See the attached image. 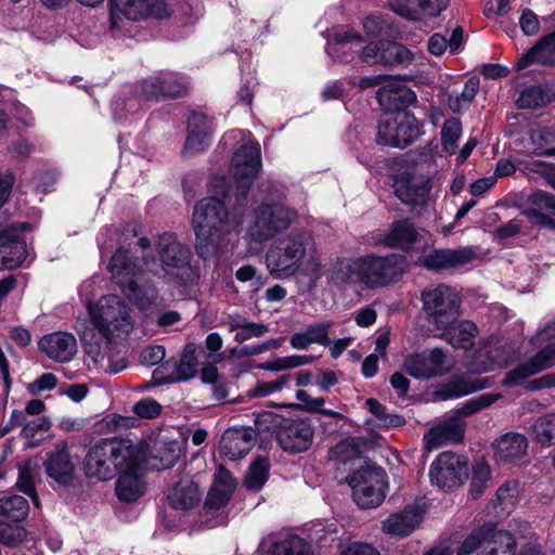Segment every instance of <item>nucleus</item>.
I'll list each match as a JSON object with an SVG mask.
<instances>
[{"label":"nucleus","mask_w":555,"mask_h":555,"mask_svg":"<svg viewBox=\"0 0 555 555\" xmlns=\"http://www.w3.org/2000/svg\"><path fill=\"white\" fill-rule=\"evenodd\" d=\"M495 457L500 461L511 462L526 454L527 438L517 433H507L495 442Z\"/></svg>","instance_id":"obj_35"},{"label":"nucleus","mask_w":555,"mask_h":555,"mask_svg":"<svg viewBox=\"0 0 555 555\" xmlns=\"http://www.w3.org/2000/svg\"><path fill=\"white\" fill-rule=\"evenodd\" d=\"M271 424L276 427V438L281 448L291 453L308 450L313 441L314 430L311 424L301 418H285L272 412H263L256 421L259 431L270 430Z\"/></svg>","instance_id":"obj_7"},{"label":"nucleus","mask_w":555,"mask_h":555,"mask_svg":"<svg viewBox=\"0 0 555 555\" xmlns=\"http://www.w3.org/2000/svg\"><path fill=\"white\" fill-rule=\"evenodd\" d=\"M417 237L414 224L409 219H403L393 222L388 231L377 234L374 240L376 244L388 248L409 250Z\"/></svg>","instance_id":"obj_27"},{"label":"nucleus","mask_w":555,"mask_h":555,"mask_svg":"<svg viewBox=\"0 0 555 555\" xmlns=\"http://www.w3.org/2000/svg\"><path fill=\"white\" fill-rule=\"evenodd\" d=\"M297 211L283 203L261 204L254 210L248 235L254 242H267L287 230L297 219Z\"/></svg>","instance_id":"obj_9"},{"label":"nucleus","mask_w":555,"mask_h":555,"mask_svg":"<svg viewBox=\"0 0 555 555\" xmlns=\"http://www.w3.org/2000/svg\"><path fill=\"white\" fill-rule=\"evenodd\" d=\"M408 268L406 257L401 254L362 256L347 264L345 281L358 283L371 289L385 287L397 283Z\"/></svg>","instance_id":"obj_4"},{"label":"nucleus","mask_w":555,"mask_h":555,"mask_svg":"<svg viewBox=\"0 0 555 555\" xmlns=\"http://www.w3.org/2000/svg\"><path fill=\"white\" fill-rule=\"evenodd\" d=\"M162 73L141 80L134 88L124 89L113 101L114 119L121 120L127 113L139 111L145 101L162 100Z\"/></svg>","instance_id":"obj_13"},{"label":"nucleus","mask_w":555,"mask_h":555,"mask_svg":"<svg viewBox=\"0 0 555 555\" xmlns=\"http://www.w3.org/2000/svg\"><path fill=\"white\" fill-rule=\"evenodd\" d=\"M296 398L298 401H300V405H297L298 408H301L302 410L307 412H315L320 413L324 416H330L334 418L341 420L344 415L339 412H335L333 410L323 409V405L325 403L324 398H312L306 390H297Z\"/></svg>","instance_id":"obj_52"},{"label":"nucleus","mask_w":555,"mask_h":555,"mask_svg":"<svg viewBox=\"0 0 555 555\" xmlns=\"http://www.w3.org/2000/svg\"><path fill=\"white\" fill-rule=\"evenodd\" d=\"M365 404L383 427H400L405 424V420L401 415L388 413L386 406L374 398L367 399Z\"/></svg>","instance_id":"obj_51"},{"label":"nucleus","mask_w":555,"mask_h":555,"mask_svg":"<svg viewBox=\"0 0 555 555\" xmlns=\"http://www.w3.org/2000/svg\"><path fill=\"white\" fill-rule=\"evenodd\" d=\"M311 361L312 357L310 356H288L267 361L261 367L268 371L280 372L308 364Z\"/></svg>","instance_id":"obj_54"},{"label":"nucleus","mask_w":555,"mask_h":555,"mask_svg":"<svg viewBox=\"0 0 555 555\" xmlns=\"http://www.w3.org/2000/svg\"><path fill=\"white\" fill-rule=\"evenodd\" d=\"M533 440L541 447H550L555 443V413L540 416L532 424Z\"/></svg>","instance_id":"obj_44"},{"label":"nucleus","mask_w":555,"mask_h":555,"mask_svg":"<svg viewBox=\"0 0 555 555\" xmlns=\"http://www.w3.org/2000/svg\"><path fill=\"white\" fill-rule=\"evenodd\" d=\"M235 480L224 466L219 465L215 474L212 486L208 492L205 505L209 508L219 509L230 501L234 490Z\"/></svg>","instance_id":"obj_32"},{"label":"nucleus","mask_w":555,"mask_h":555,"mask_svg":"<svg viewBox=\"0 0 555 555\" xmlns=\"http://www.w3.org/2000/svg\"><path fill=\"white\" fill-rule=\"evenodd\" d=\"M491 478V469L486 463H477L473 468V476L470 481V492L474 498L480 495L487 482Z\"/></svg>","instance_id":"obj_58"},{"label":"nucleus","mask_w":555,"mask_h":555,"mask_svg":"<svg viewBox=\"0 0 555 555\" xmlns=\"http://www.w3.org/2000/svg\"><path fill=\"white\" fill-rule=\"evenodd\" d=\"M442 337L453 347L469 349L479 333L477 325L469 320L454 321L448 328H439Z\"/></svg>","instance_id":"obj_34"},{"label":"nucleus","mask_w":555,"mask_h":555,"mask_svg":"<svg viewBox=\"0 0 555 555\" xmlns=\"http://www.w3.org/2000/svg\"><path fill=\"white\" fill-rule=\"evenodd\" d=\"M465 434V423L456 416L451 417L424 435V444L427 451H433L448 443L461 442Z\"/></svg>","instance_id":"obj_26"},{"label":"nucleus","mask_w":555,"mask_h":555,"mask_svg":"<svg viewBox=\"0 0 555 555\" xmlns=\"http://www.w3.org/2000/svg\"><path fill=\"white\" fill-rule=\"evenodd\" d=\"M387 476L382 468L367 467L353 473L348 479L352 499L361 508L379 506L386 498Z\"/></svg>","instance_id":"obj_12"},{"label":"nucleus","mask_w":555,"mask_h":555,"mask_svg":"<svg viewBox=\"0 0 555 555\" xmlns=\"http://www.w3.org/2000/svg\"><path fill=\"white\" fill-rule=\"evenodd\" d=\"M109 442V462L113 465L116 475L127 472L140 470L144 462V451L135 447L130 440H113L106 438Z\"/></svg>","instance_id":"obj_20"},{"label":"nucleus","mask_w":555,"mask_h":555,"mask_svg":"<svg viewBox=\"0 0 555 555\" xmlns=\"http://www.w3.org/2000/svg\"><path fill=\"white\" fill-rule=\"evenodd\" d=\"M422 309L434 331L448 328L461 314L462 299L454 288L447 284L426 287L421 293Z\"/></svg>","instance_id":"obj_6"},{"label":"nucleus","mask_w":555,"mask_h":555,"mask_svg":"<svg viewBox=\"0 0 555 555\" xmlns=\"http://www.w3.org/2000/svg\"><path fill=\"white\" fill-rule=\"evenodd\" d=\"M361 455L360 440L354 437L339 441L328 450V460L336 465H348Z\"/></svg>","instance_id":"obj_39"},{"label":"nucleus","mask_w":555,"mask_h":555,"mask_svg":"<svg viewBox=\"0 0 555 555\" xmlns=\"http://www.w3.org/2000/svg\"><path fill=\"white\" fill-rule=\"evenodd\" d=\"M163 99H176L188 93V85L180 78L162 73Z\"/></svg>","instance_id":"obj_56"},{"label":"nucleus","mask_w":555,"mask_h":555,"mask_svg":"<svg viewBox=\"0 0 555 555\" xmlns=\"http://www.w3.org/2000/svg\"><path fill=\"white\" fill-rule=\"evenodd\" d=\"M529 142L532 153L538 156H553L551 145L555 143V127L542 126L534 128L529 133Z\"/></svg>","instance_id":"obj_40"},{"label":"nucleus","mask_w":555,"mask_h":555,"mask_svg":"<svg viewBox=\"0 0 555 555\" xmlns=\"http://www.w3.org/2000/svg\"><path fill=\"white\" fill-rule=\"evenodd\" d=\"M555 100V93L540 86H531L521 91L516 103L521 109L543 107Z\"/></svg>","instance_id":"obj_38"},{"label":"nucleus","mask_w":555,"mask_h":555,"mask_svg":"<svg viewBox=\"0 0 555 555\" xmlns=\"http://www.w3.org/2000/svg\"><path fill=\"white\" fill-rule=\"evenodd\" d=\"M111 29L119 28L122 17L133 21L167 20L173 14L167 0H109Z\"/></svg>","instance_id":"obj_11"},{"label":"nucleus","mask_w":555,"mask_h":555,"mask_svg":"<svg viewBox=\"0 0 555 555\" xmlns=\"http://www.w3.org/2000/svg\"><path fill=\"white\" fill-rule=\"evenodd\" d=\"M553 365H555V344H548L527 362L509 371L505 376L504 385L516 386L527 377L550 369Z\"/></svg>","instance_id":"obj_25"},{"label":"nucleus","mask_w":555,"mask_h":555,"mask_svg":"<svg viewBox=\"0 0 555 555\" xmlns=\"http://www.w3.org/2000/svg\"><path fill=\"white\" fill-rule=\"evenodd\" d=\"M169 505L179 511H190L196 507L202 494L197 483L189 476L180 478L167 493Z\"/></svg>","instance_id":"obj_30"},{"label":"nucleus","mask_w":555,"mask_h":555,"mask_svg":"<svg viewBox=\"0 0 555 555\" xmlns=\"http://www.w3.org/2000/svg\"><path fill=\"white\" fill-rule=\"evenodd\" d=\"M338 555H379L378 551L369 543H340Z\"/></svg>","instance_id":"obj_64"},{"label":"nucleus","mask_w":555,"mask_h":555,"mask_svg":"<svg viewBox=\"0 0 555 555\" xmlns=\"http://www.w3.org/2000/svg\"><path fill=\"white\" fill-rule=\"evenodd\" d=\"M431 179L413 172H401L393 179V193L412 210L422 211L431 201Z\"/></svg>","instance_id":"obj_17"},{"label":"nucleus","mask_w":555,"mask_h":555,"mask_svg":"<svg viewBox=\"0 0 555 555\" xmlns=\"http://www.w3.org/2000/svg\"><path fill=\"white\" fill-rule=\"evenodd\" d=\"M363 42L362 36L353 29L338 31L334 35L332 49L336 52H345L347 48L352 46L359 47Z\"/></svg>","instance_id":"obj_60"},{"label":"nucleus","mask_w":555,"mask_h":555,"mask_svg":"<svg viewBox=\"0 0 555 555\" xmlns=\"http://www.w3.org/2000/svg\"><path fill=\"white\" fill-rule=\"evenodd\" d=\"M25 223L11 224L0 232V270L14 269L26 259V244L21 234Z\"/></svg>","instance_id":"obj_19"},{"label":"nucleus","mask_w":555,"mask_h":555,"mask_svg":"<svg viewBox=\"0 0 555 555\" xmlns=\"http://www.w3.org/2000/svg\"><path fill=\"white\" fill-rule=\"evenodd\" d=\"M501 398L500 393H482L464 402L461 408L455 411V416H470L496 402Z\"/></svg>","instance_id":"obj_50"},{"label":"nucleus","mask_w":555,"mask_h":555,"mask_svg":"<svg viewBox=\"0 0 555 555\" xmlns=\"http://www.w3.org/2000/svg\"><path fill=\"white\" fill-rule=\"evenodd\" d=\"M332 325V322L315 323L307 326L305 331L311 344L327 346L330 345L328 333Z\"/></svg>","instance_id":"obj_61"},{"label":"nucleus","mask_w":555,"mask_h":555,"mask_svg":"<svg viewBox=\"0 0 555 555\" xmlns=\"http://www.w3.org/2000/svg\"><path fill=\"white\" fill-rule=\"evenodd\" d=\"M109 271L112 279L115 280L127 294L128 298L134 301L140 308H145L155 298V292L151 289V300L144 301L140 295L138 287V280H140L142 271L138 267L133 257L130 256L129 250H117L109 261Z\"/></svg>","instance_id":"obj_14"},{"label":"nucleus","mask_w":555,"mask_h":555,"mask_svg":"<svg viewBox=\"0 0 555 555\" xmlns=\"http://www.w3.org/2000/svg\"><path fill=\"white\" fill-rule=\"evenodd\" d=\"M253 447L251 435L242 428L225 430L220 440V452L231 461L244 457Z\"/></svg>","instance_id":"obj_33"},{"label":"nucleus","mask_w":555,"mask_h":555,"mask_svg":"<svg viewBox=\"0 0 555 555\" xmlns=\"http://www.w3.org/2000/svg\"><path fill=\"white\" fill-rule=\"evenodd\" d=\"M532 64L555 66V30L541 37L517 62V69Z\"/></svg>","instance_id":"obj_31"},{"label":"nucleus","mask_w":555,"mask_h":555,"mask_svg":"<svg viewBox=\"0 0 555 555\" xmlns=\"http://www.w3.org/2000/svg\"><path fill=\"white\" fill-rule=\"evenodd\" d=\"M158 249L165 267L180 269L192 280L194 270L190 266L191 251L177 241L173 233H164L159 236Z\"/></svg>","instance_id":"obj_21"},{"label":"nucleus","mask_w":555,"mask_h":555,"mask_svg":"<svg viewBox=\"0 0 555 555\" xmlns=\"http://www.w3.org/2000/svg\"><path fill=\"white\" fill-rule=\"evenodd\" d=\"M462 135V122L457 118H449L441 129V144L444 152L452 155L457 147V141Z\"/></svg>","instance_id":"obj_49"},{"label":"nucleus","mask_w":555,"mask_h":555,"mask_svg":"<svg viewBox=\"0 0 555 555\" xmlns=\"http://www.w3.org/2000/svg\"><path fill=\"white\" fill-rule=\"evenodd\" d=\"M420 134L417 118L405 109H397L380 118L376 141L382 145L405 147L413 143Z\"/></svg>","instance_id":"obj_10"},{"label":"nucleus","mask_w":555,"mask_h":555,"mask_svg":"<svg viewBox=\"0 0 555 555\" xmlns=\"http://www.w3.org/2000/svg\"><path fill=\"white\" fill-rule=\"evenodd\" d=\"M197 364L196 347L194 344H188L170 380L181 382L191 379L197 373Z\"/></svg>","instance_id":"obj_43"},{"label":"nucleus","mask_w":555,"mask_h":555,"mask_svg":"<svg viewBox=\"0 0 555 555\" xmlns=\"http://www.w3.org/2000/svg\"><path fill=\"white\" fill-rule=\"evenodd\" d=\"M209 144L210 135L189 131L183 149V154L193 155L195 153L204 151L205 149L208 147Z\"/></svg>","instance_id":"obj_62"},{"label":"nucleus","mask_w":555,"mask_h":555,"mask_svg":"<svg viewBox=\"0 0 555 555\" xmlns=\"http://www.w3.org/2000/svg\"><path fill=\"white\" fill-rule=\"evenodd\" d=\"M519 493V482L516 480H508L505 483H503L496 491L498 504L503 509L514 507L518 502Z\"/></svg>","instance_id":"obj_55"},{"label":"nucleus","mask_w":555,"mask_h":555,"mask_svg":"<svg viewBox=\"0 0 555 555\" xmlns=\"http://www.w3.org/2000/svg\"><path fill=\"white\" fill-rule=\"evenodd\" d=\"M28 502L21 495H10L0 500V517L7 521H22L28 514Z\"/></svg>","instance_id":"obj_41"},{"label":"nucleus","mask_w":555,"mask_h":555,"mask_svg":"<svg viewBox=\"0 0 555 555\" xmlns=\"http://www.w3.org/2000/svg\"><path fill=\"white\" fill-rule=\"evenodd\" d=\"M116 495L122 502H134L145 492V482L140 470L127 472L118 475Z\"/></svg>","instance_id":"obj_36"},{"label":"nucleus","mask_w":555,"mask_h":555,"mask_svg":"<svg viewBox=\"0 0 555 555\" xmlns=\"http://www.w3.org/2000/svg\"><path fill=\"white\" fill-rule=\"evenodd\" d=\"M82 472L89 480L104 479V438H98L86 451L82 461Z\"/></svg>","instance_id":"obj_37"},{"label":"nucleus","mask_w":555,"mask_h":555,"mask_svg":"<svg viewBox=\"0 0 555 555\" xmlns=\"http://www.w3.org/2000/svg\"><path fill=\"white\" fill-rule=\"evenodd\" d=\"M269 327L262 323L248 322L244 324H232V332H236L234 340L242 344L253 337H261L268 333Z\"/></svg>","instance_id":"obj_57"},{"label":"nucleus","mask_w":555,"mask_h":555,"mask_svg":"<svg viewBox=\"0 0 555 555\" xmlns=\"http://www.w3.org/2000/svg\"><path fill=\"white\" fill-rule=\"evenodd\" d=\"M408 92V90L398 82H389L383 85L376 92V99L379 104L384 105L386 103H390L392 100L400 99L402 93Z\"/></svg>","instance_id":"obj_63"},{"label":"nucleus","mask_w":555,"mask_h":555,"mask_svg":"<svg viewBox=\"0 0 555 555\" xmlns=\"http://www.w3.org/2000/svg\"><path fill=\"white\" fill-rule=\"evenodd\" d=\"M448 5V0H392L390 9L398 15L418 21L422 16H437Z\"/></svg>","instance_id":"obj_28"},{"label":"nucleus","mask_w":555,"mask_h":555,"mask_svg":"<svg viewBox=\"0 0 555 555\" xmlns=\"http://www.w3.org/2000/svg\"><path fill=\"white\" fill-rule=\"evenodd\" d=\"M261 169L260 145L249 142L242 145L232 158L231 172L235 180L236 196L246 199L254 180Z\"/></svg>","instance_id":"obj_15"},{"label":"nucleus","mask_w":555,"mask_h":555,"mask_svg":"<svg viewBox=\"0 0 555 555\" xmlns=\"http://www.w3.org/2000/svg\"><path fill=\"white\" fill-rule=\"evenodd\" d=\"M269 555H312V548L305 539L289 535L272 544Z\"/></svg>","instance_id":"obj_42"},{"label":"nucleus","mask_w":555,"mask_h":555,"mask_svg":"<svg viewBox=\"0 0 555 555\" xmlns=\"http://www.w3.org/2000/svg\"><path fill=\"white\" fill-rule=\"evenodd\" d=\"M414 61L413 52L408 49L405 46L393 42V41H385L384 42V52L382 56V64L391 65V64H401V65H410Z\"/></svg>","instance_id":"obj_48"},{"label":"nucleus","mask_w":555,"mask_h":555,"mask_svg":"<svg viewBox=\"0 0 555 555\" xmlns=\"http://www.w3.org/2000/svg\"><path fill=\"white\" fill-rule=\"evenodd\" d=\"M429 477L431 483L440 489H455L468 478L467 461L453 452H442L431 463Z\"/></svg>","instance_id":"obj_16"},{"label":"nucleus","mask_w":555,"mask_h":555,"mask_svg":"<svg viewBox=\"0 0 555 555\" xmlns=\"http://www.w3.org/2000/svg\"><path fill=\"white\" fill-rule=\"evenodd\" d=\"M531 207L527 210V214L531 217L539 218L541 223L553 224V220L546 216L538 214L539 210L545 209L555 212V195H552L544 191L533 193L528 198Z\"/></svg>","instance_id":"obj_46"},{"label":"nucleus","mask_w":555,"mask_h":555,"mask_svg":"<svg viewBox=\"0 0 555 555\" xmlns=\"http://www.w3.org/2000/svg\"><path fill=\"white\" fill-rule=\"evenodd\" d=\"M131 327L126 305L115 295L106 296V356L112 373H119L127 366L126 339Z\"/></svg>","instance_id":"obj_5"},{"label":"nucleus","mask_w":555,"mask_h":555,"mask_svg":"<svg viewBox=\"0 0 555 555\" xmlns=\"http://www.w3.org/2000/svg\"><path fill=\"white\" fill-rule=\"evenodd\" d=\"M104 279L95 275L87 280L80 287V297L85 302L87 314L78 319L76 330L81 338L86 353L94 363L104 359L102 343L104 340V292L101 282Z\"/></svg>","instance_id":"obj_3"},{"label":"nucleus","mask_w":555,"mask_h":555,"mask_svg":"<svg viewBox=\"0 0 555 555\" xmlns=\"http://www.w3.org/2000/svg\"><path fill=\"white\" fill-rule=\"evenodd\" d=\"M517 541L513 533L493 524L475 528L461 543L456 555H515Z\"/></svg>","instance_id":"obj_8"},{"label":"nucleus","mask_w":555,"mask_h":555,"mask_svg":"<svg viewBox=\"0 0 555 555\" xmlns=\"http://www.w3.org/2000/svg\"><path fill=\"white\" fill-rule=\"evenodd\" d=\"M504 350L495 348L493 350H478L476 351L472 361V371L476 373L492 372L496 367H505L508 365L507 361L496 360L495 357Z\"/></svg>","instance_id":"obj_45"},{"label":"nucleus","mask_w":555,"mask_h":555,"mask_svg":"<svg viewBox=\"0 0 555 555\" xmlns=\"http://www.w3.org/2000/svg\"><path fill=\"white\" fill-rule=\"evenodd\" d=\"M423 516L424 513L417 505L408 506L385 519L382 530L387 534L406 537L421 525Z\"/></svg>","instance_id":"obj_29"},{"label":"nucleus","mask_w":555,"mask_h":555,"mask_svg":"<svg viewBox=\"0 0 555 555\" xmlns=\"http://www.w3.org/2000/svg\"><path fill=\"white\" fill-rule=\"evenodd\" d=\"M267 268L276 279L295 276L308 280L313 289L323 275L321 256L307 232H292L272 245L266 256Z\"/></svg>","instance_id":"obj_1"},{"label":"nucleus","mask_w":555,"mask_h":555,"mask_svg":"<svg viewBox=\"0 0 555 555\" xmlns=\"http://www.w3.org/2000/svg\"><path fill=\"white\" fill-rule=\"evenodd\" d=\"M403 369L416 379H430L449 372V358L441 348L426 349L408 354L403 361Z\"/></svg>","instance_id":"obj_18"},{"label":"nucleus","mask_w":555,"mask_h":555,"mask_svg":"<svg viewBox=\"0 0 555 555\" xmlns=\"http://www.w3.org/2000/svg\"><path fill=\"white\" fill-rule=\"evenodd\" d=\"M240 224L241 217L230 216L222 201L216 197L198 201L192 215L197 255L204 260L219 256L228 248V236Z\"/></svg>","instance_id":"obj_2"},{"label":"nucleus","mask_w":555,"mask_h":555,"mask_svg":"<svg viewBox=\"0 0 555 555\" xmlns=\"http://www.w3.org/2000/svg\"><path fill=\"white\" fill-rule=\"evenodd\" d=\"M38 347L49 359L66 363L73 360L77 352V340L72 333L59 331L41 337Z\"/></svg>","instance_id":"obj_22"},{"label":"nucleus","mask_w":555,"mask_h":555,"mask_svg":"<svg viewBox=\"0 0 555 555\" xmlns=\"http://www.w3.org/2000/svg\"><path fill=\"white\" fill-rule=\"evenodd\" d=\"M44 468L47 475L59 485L67 487L74 483L75 465L65 442L59 443L55 450L48 454Z\"/></svg>","instance_id":"obj_24"},{"label":"nucleus","mask_w":555,"mask_h":555,"mask_svg":"<svg viewBox=\"0 0 555 555\" xmlns=\"http://www.w3.org/2000/svg\"><path fill=\"white\" fill-rule=\"evenodd\" d=\"M517 533L520 538L528 540L526 544L521 545L519 555H546L542 545L538 542L539 538L537 533L532 530L528 522H520Z\"/></svg>","instance_id":"obj_53"},{"label":"nucleus","mask_w":555,"mask_h":555,"mask_svg":"<svg viewBox=\"0 0 555 555\" xmlns=\"http://www.w3.org/2000/svg\"><path fill=\"white\" fill-rule=\"evenodd\" d=\"M291 379V374H283L274 380L258 382L256 386L249 390V395L253 397L269 396L273 392L280 391Z\"/></svg>","instance_id":"obj_59"},{"label":"nucleus","mask_w":555,"mask_h":555,"mask_svg":"<svg viewBox=\"0 0 555 555\" xmlns=\"http://www.w3.org/2000/svg\"><path fill=\"white\" fill-rule=\"evenodd\" d=\"M270 464L267 457L258 456L249 466L245 476V486L253 491H259L266 483Z\"/></svg>","instance_id":"obj_47"},{"label":"nucleus","mask_w":555,"mask_h":555,"mask_svg":"<svg viewBox=\"0 0 555 555\" xmlns=\"http://www.w3.org/2000/svg\"><path fill=\"white\" fill-rule=\"evenodd\" d=\"M476 253L470 247L455 249H434L421 259V264L428 270H448L472 262Z\"/></svg>","instance_id":"obj_23"}]
</instances>
